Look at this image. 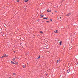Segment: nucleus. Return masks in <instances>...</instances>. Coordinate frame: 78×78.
I'll return each mask as SVG.
<instances>
[{"label": "nucleus", "mask_w": 78, "mask_h": 78, "mask_svg": "<svg viewBox=\"0 0 78 78\" xmlns=\"http://www.w3.org/2000/svg\"><path fill=\"white\" fill-rule=\"evenodd\" d=\"M75 40V38H73L71 39V42H74V40Z\"/></svg>", "instance_id": "1"}, {"label": "nucleus", "mask_w": 78, "mask_h": 78, "mask_svg": "<svg viewBox=\"0 0 78 78\" xmlns=\"http://www.w3.org/2000/svg\"><path fill=\"white\" fill-rule=\"evenodd\" d=\"M17 58H16V57L15 58V59H17Z\"/></svg>", "instance_id": "23"}, {"label": "nucleus", "mask_w": 78, "mask_h": 78, "mask_svg": "<svg viewBox=\"0 0 78 78\" xmlns=\"http://www.w3.org/2000/svg\"><path fill=\"white\" fill-rule=\"evenodd\" d=\"M16 52V51H14V53H15Z\"/></svg>", "instance_id": "26"}, {"label": "nucleus", "mask_w": 78, "mask_h": 78, "mask_svg": "<svg viewBox=\"0 0 78 78\" xmlns=\"http://www.w3.org/2000/svg\"><path fill=\"white\" fill-rule=\"evenodd\" d=\"M47 22H49V21H47Z\"/></svg>", "instance_id": "25"}, {"label": "nucleus", "mask_w": 78, "mask_h": 78, "mask_svg": "<svg viewBox=\"0 0 78 78\" xmlns=\"http://www.w3.org/2000/svg\"><path fill=\"white\" fill-rule=\"evenodd\" d=\"M48 19V18H43V19Z\"/></svg>", "instance_id": "13"}, {"label": "nucleus", "mask_w": 78, "mask_h": 78, "mask_svg": "<svg viewBox=\"0 0 78 78\" xmlns=\"http://www.w3.org/2000/svg\"><path fill=\"white\" fill-rule=\"evenodd\" d=\"M40 56L39 55V58H40Z\"/></svg>", "instance_id": "27"}, {"label": "nucleus", "mask_w": 78, "mask_h": 78, "mask_svg": "<svg viewBox=\"0 0 78 78\" xmlns=\"http://www.w3.org/2000/svg\"><path fill=\"white\" fill-rule=\"evenodd\" d=\"M52 20H51V19L50 20V21H52Z\"/></svg>", "instance_id": "22"}, {"label": "nucleus", "mask_w": 78, "mask_h": 78, "mask_svg": "<svg viewBox=\"0 0 78 78\" xmlns=\"http://www.w3.org/2000/svg\"><path fill=\"white\" fill-rule=\"evenodd\" d=\"M11 63H12L13 64H15V63L14 62L12 61H11Z\"/></svg>", "instance_id": "3"}, {"label": "nucleus", "mask_w": 78, "mask_h": 78, "mask_svg": "<svg viewBox=\"0 0 78 78\" xmlns=\"http://www.w3.org/2000/svg\"><path fill=\"white\" fill-rule=\"evenodd\" d=\"M47 12H50V10L48 9L47 10Z\"/></svg>", "instance_id": "11"}, {"label": "nucleus", "mask_w": 78, "mask_h": 78, "mask_svg": "<svg viewBox=\"0 0 78 78\" xmlns=\"http://www.w3.org/2000/svg\"><path fill=\"white\" fill-rule=\"evenodd\" d=\"M15 64H18V62H16Z\"/></svg>", "instance_id": "18"}, {"label": "nucleus", "mask_w": 78, "mask_h": 78, "mask_svg": "<svg viewBox=\"0 0 78 78\" xmlns=\"http://www.w3.org/2000/svg\"><path fill=\"white\" fill-rule=\"evenodd\" d=\"M13 75L16 76V73H13Z\"/></svg>", "instance_id": "17"}, {"label": "nucleus", "mask_w": 78, "mask_h": 78, "mask_svg": "<svg viewBox=\"0 0 78 78\" xmlns=\"http://www.w3.org/2000/svg\"><path fill=\"white\" fill-rule=\"evenodd\" d=\"M41 16L42 17H44V15H41Z\"/></svg>", "instance_id": "12"}, {"label": "nucleus", "mask_w": 78, "mask_h": 78, "mask_svg": "<svg viewBox=\"0 0 78 78\" xmlns=\"http://www.w3.org/2000/svg\"><path fill=\"white\" fill-rule=\"evenodd\" d=\"M61 43H62V41H61L59 43V45H61L62 44Z\"/></svg>", "instance_id": "8"}, {"label": "nucleus", "mask_w": 78, "mask_h": 78, "mask_svg": "<svg viewBox=\"0 0 78 78\" xmlns=\"http://www.w3.org/2000/svg\"><path fill=\"white\" fill-rule=\"evenodd\" d=\"M62 18H58V20H60V21H61V20H62Z\"/></svg>", "instance_id": "4"}, {"label": "nucleus", "mask_w": 78, "mask_h": 78, "mask_svg": "<svg viewBox=\"0 0 78 78\" xmlns=\"http://www.w3.org/2000/svg\"><path fill=\"white\" fill-rule=\"evenodd\" d=\"M28 0H25L24 2H28Z\"/></svg>", "instance_id": "9"}, {"label": "nucleus", "mask_w": 78, "mask_h": 78, "mask_svg": "<svg viewBox=\"0 0 78 78\" xmlns=\"http://www.w3.org/2000/svg\"><path fill=\"white\" fill-rule=\"evenodd\" d=\"M70 69H68L67 70V73H69V72H70Z\"/></svg>", "instance_id": "2"}, {"label": "nucleus", "mask_w": 78, "mask_h": 78, "mask_svg": "<svg viewBox=\"0 0 78 78\" xmlns=\"http://www.w3.org/2000/svg\"><path fill=\"white\" fill-rule=\"evenodd\" d=\"M4 58V56H2V57H0V58Z\"/></svg>", "instance_id": "19"}, {"label": "nucleus", "mask_w": 78, "mask_h": 78, "mask_svg": "<svg viewBox=\"0 0 78 78\" xmlns=\"http://www.w3.org/2000/svg\"><path fill=\"white\" fill-rule=\"evenodd\" d=\"M59 61H60V60H59V59L58 60H57V63L58 62H59Z\"/></svg>", "instance_id": "10"}, {"label": "nucleus", "mask_w": 78, "mask_h": 78, "mask_svg": "<svg viewBox=\"0 0 78 78\" xmlns=\"http://www.w3.org/2000/svg\"><path fill=\"white\" fill-rule=\"evenodd\" d=\"M70 14H71L70 13H68L67 14V16H70Z\"/></svg>", "instance_id": "6"}, {"label": "nucleus", "mask_w": 78, "mask_h": 78, "mask_svg": "<svg viewBox=\"0 0 78 78\" xmlns=\"http://www.w3.org/2000/svg\"><path fill=\"white\" fill-rule=\"evenodd\" d=\"M55 11V12H56V11Z\"/></svg>", "instance_id": "28"}, {"label": "nucleus", "mask_w": 78, "mask_h": 78, "mask_svg": "<svg viewBox=\"0 0 78 78\" xmlns=\"http://www.w3.org/2000/svg\"><path fill=\"white\" fill-rule=\"evenodd\" d=\"M23 68H25V65H23Z\"/></svg>", "instance_id": "15"}, {"label": "nucleus", "mask_w": 78, "mask_h": 78, "mask_svg": "<svg viewBox=\"0 0 78 78\" xmlns=\"http://www.w3.org/2000/svg\"><path fill=\"white\" fill-rule=\"evenodd\" d=\"M54 32L55 33H58V30H56L55 31H54Z\"/></svg>", "instance_id": "5"}, {"label": "nucleus", "mask_w": 78, "mask_h": 78, "mask_svg": "<svg viewBox=\"0 0 78 78\" xmlns=\"http://www.w3.org/2000/svg\"><path fill=\"white\" fill-rule=\"evenodd\" d=\"M20 0H17L16 2H20Z\"/></svg>", "instance_id": "16"}, {"label": "nucleus", "mask_w": 78, "mask_h": 78, "mask_svg": "<svg viewBox=\"0 0 78 78\" xmlns=\"http://www.w3.org/2000/svg\"><path fill=\"white\" fill-rule=\"evenodd\" d=\"M6 54H4V57H6Z\"/></svg>", "instance_id": "7"}, {"label": "nucleus", "mask_w": 78, "mask_h": 78, "mask_svg": "<svg viewBox=\"0 0 78 78\" xmlns=\"http://www.w3.org/2000/svg\"><path fill=\"white\" fill-rule=\"evenodd\" d=\"M59 18H60V19H61V17H60Z\"/></svg>", "instance_id": "24"}, {"label": "nucleus", "mask_w": 78, "mask_h": 78, "mask_svg": "<svg viewBox=\"0 0 78 78\" xmlns=\"http://www.w3.org/2000/svg\"><path fill=\"white\" fill-rule=\"evenodd\" d=\"M40 33H43V32H42V31H41L40 32Z\"/></svg>", "instance_id": "14"}, {"label": "nucleus", "mask_w": 78, "mask_h": 78, "mask_svg": "<svg viewBox=\"0 0 78 78\" xmlns=\"http://www.w3.org/2000/svg\"><path fill=\"white\" fill-rule=\"evenodd\" d=\"M39 58H40L39 57H38L37 58V59H39Z\"/></svg>", "instance_id": "21"}, {"label": "nucleus", "mask_w": 78, "mask_h": 78, "mask_svg": "<svg viewBox=\"0 0 78 78\" xmlns=\"http://www.w3.org/2000/svg\"><path fill=\"white\" fill-rule=\"evenodd\" d=\"M13 60L14 61H15V60H16V59H15V58H13Z\"/></svg>", "instance_id": "20"}]
</instances>
